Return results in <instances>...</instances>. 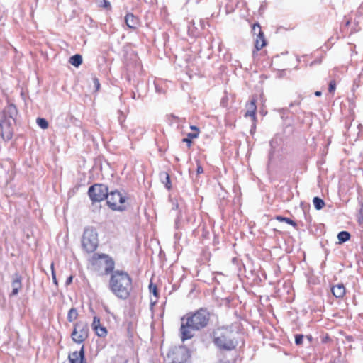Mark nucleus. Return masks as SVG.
<instances>
[{
	"mask_svg": "<svg viewBox=\"0 0 363 363\" xmlns=\"http://www.w3.org/2000/svg\"><path fill=\"white\" fill-rule=\"evenodd\" d=\"M210 320V313L206 309L201 308L191 315L182 318L180 332L182 341L191 339L195 330H199L207 326Z\"/></svg>",
	"mask_w": 363,
	"mask_h": 363,
	"instance_id": "nucleus-1",
	"label": "nucleus"
},
{
	"mask_svg": "<svg viewBox=\"0 0 363 363\" xmlns=\"http://www.w3.org/2000/svg\"><path fill=\"white\" fill-rule=\"evenodd\" d=\"M109 288L118 298L127 299L133 289L132 279L125 272L114 271L110 278Z\"/></svg>",
	"mask_w": 363,
	"mask_h": 363,
	"instance_id": "nucleus-2",
	"label": "nucleus"
},
{
	"mask_svg": "<svg viewBox=\"0 0 363 363\" xmlns=\"http://www.w3.org/2000/svg\"><path fill=\"white\" fill-rule=\"evenodd\" d=\"M16 112L15 106L11 104L0 113V133L4 140H10L12 137Z\"/></svg>",
	"mask_w": 363,
	"mask_h": 363,
	"instance_id": "nucleus-3",
	"label": "nucleus"
},
{
	"mask_svg": "<svg viewBox=\"0 0 363 363\" xmlns=\"http://www.w3.org/2000/svg\"><path fill=\"white\" fill-rule=\"evenodd\" d=\"M214 342L220 348L231 350L236 346L232 339V332L226 328H218L213 333Z\"/></svg>",
	"mask_w": 363,
	"mask_h": 363,
	"instance_id": "nucleus-4",
	"label": "nucleus"
},
{
	"mask_svg": "<svg viewBox=\"0 0 363 363\" xmlns=\"http://www.w3.org/2000/svg\"><path fill=\"white\" fill-rule=\"evenodd\" d=\"M82 246L87 252H93L98 246V238L96 230L87 228L82 237Z\"/></svg>",
	"mask_w": 363,
	"mask_h": 363,
	"instance_id": "nucleus-5",
	"label": "nucleus"
},
{
	"mask_svg": "<svg viewBox=\"0 0 363 363\" xmlns=\"http://www.w3.org/2000/svg\"><path fill=\"white\" fill-rule=\"evenodd\" d=\"M89 337V326L84 322H78L74 325L73 331L71 334L72 340L81 344Z\"/></svg>",
	"mask_w": 363,
	"mask_h": 363,
	"instance_id": "nucleus-6",
	"label": "nucleus"
},
{
	"mask_svg": "<svg viewBox=\"0 0 363 363\" xmlns=\"http://www.w3.org/2000/svg\"><path fill=\"white\" fill-rule=\"evenodd\" d=\"M108 206L113 211H123L125 206V198L118 191H111L108 193L106 196Z\"/></svg>",
	"mask_w": 363,
	"mask_h": 363,
	"instance_id": "nucleus-7",
	"label": "nucleus"
},
{
	"mask_svg": "<svg viewBox=\"0 0 363 363\" xmlns=\"http://www.w3.org/2000/svg\"><path fill=\"white\" fill-rule=\"evenodd\" d=\"M88 194L92 201L99 202L106 199L108 188L104 184H96L89 187Z\"/></svg>",
	"mask_w": 363,
	"mask_h": 363,
	"instance_id": "nucleus-8",
	"label": "nucleus"
},
{
	"mask_svg": "<svg viewBox=\"0 0 363 363\" xmlns=\"http://www.w3.org/2000/svg\"><path fill=\"white\" fill-rule=\"evenodd\" d=\"M96 264L104 267L105 273L108 274L114 268L113 261L107 255H103L96 261Z\"/></svg>",
	"mask_w": 363,
	"mask_h": 363,
	"instance_id": "nucleus-9",
	"label": "nucleus"
},
{
	"mask_svg": "<svg viewBox=\"0 0 363 363\" xmlns=\"http://www.w3.org/2000/svg\"><path fill=\"white\" fill-rule=\"evenodd\" d=\"M21 277L18 274H15L13 277L12 280V296H16L18 294L19 290L21 289Z\"/></svg>",
	"mask_w": 363,
	"mask_h": 363,
	"instance_id": "nucleus-10",
	"label": "nucleus"
},
{
	"mask_svg": "<svg viewBox=\"0 0 363 363\" xmlns=\"http://www.w3.org/2000/svg\"><path fill=\"white\" fill-rule=\"evenodd\" d=\"M125 21L128 27L130 28L135 29L139 25V21L132 13H128L125 17Z\"/></svg>",
	"mask_w": 363,
	"mask_h": 363,
	"instance_id": "nucleus-11",
	"label": "nucleus"
},
{
	"mask_svg": "<svg viewBox=\"0 0 363 363\" xmlns=\"http://www.w3.org/2000/svg\"><path fill=\"white\" fill-rule=\"evenodd\" d=\"M332 293L336 298H342L345 294V288L343 284H337L333 286Z\"/></svg>",
	"mask_w": 363,
	"mask_h": 363,
	"instance_id": "nucleus-12",
	"label": "nucleus"
},
{
	"mask_svg": "<svg viewBox=\"0 0 363 363\" xmlns=\"http://www.w3.org/2000/svg\"><path fill=\"white\" fill-rule=\"evenodd\" d=\"M256 105L255 101L252 100L249 104H247V111L245 113V116L252 117L253 120H255V112H256Z\"/></svg>",
	"mask_w": 363,
	"mask_h": 363,
	"instance_id": "nucleus-13",
	"label": "nucleus"
},
{
	"mask_svg": "<svg viewBox=\"0 0 363 363\" xmlns=\"http://www.w3.org/2000/svg\"><path fill=\"white\" fill-rule=\"evenodd\" d=\"M69 63L78 67L82 63V57L80 55H74L69 58Z\"/></svg>",
	"mask_w": 363,
	"mask_h": 363,
	"instance_id": "nucleus-14",
	"label": "nucleus"
},
{
	"mask_svg": "<svg viewBox=\"0 0 363 363\" xmlns=\"http://www.w3.org/2000/svg\"><path fill=\"white\" fill-rule=\"evenodd\" d=\"M266 42L264 37V33L262 34V38L259 35H257V38L255 40V48L257 50H261L264 46H265Z\"/></svg>",
	"mask_w": 363,
	"mask_h": 363,
	"instance_id": "nucleus-15",
	"label": "nucleus"
},
{
	"mask_svg": "<svg viewBox=\"0 0 363 363\" xmlns=\"http://www.w3.org/2000/svg\"><path fill=\"white\" fill-rule=\"evenodd\" d=\"M350 238V234L347 231H342L338 233L337 239L340 243L345 242Z\"/></svg>",
	"mask_w": 363,
	"mask_h": 363,
	"instance_id": "nucleus-16",
	"label": "nucleus"
},
{
	"mask_svg": "<svg viewBox=\"0 0 363 363\" xmlns=\"http://www.w3.org/2000/svg\"><path fill=\"white\" fill-rule=\"evenodd\" d=\"M70 356H71V357H73L75 359V362H77L79 359L83 360L84 357V346L82 347V348L79 352H74Z\"/></svg>",
	"mask_w": 363,
	"mask_h": 363,
	"instance_id": "nucleus-17",
	"label": "nucleus"
},
{
	"mask_svg": "<svg viewBox=\"0 0 363 363\" xmlns=\"http://www.w3.org/2000/svg\"><path fill=\"white\" fill-rule=\"evenodd\" d=\"M160 177H161L162 179H163V183L164 184L166 188L167 189H170L172 186H171L169 175L166 172H162L160 174Z\"/></svg>",
	"mask_w": 363,
	"mask_h": 363,
	"instance_id": "nucleus-18",
	"label": "nucleus"
},
{
	"mask_svg": "<svg viewBox=\"0 0 363 363\" xmlns=\"http://www.w3.org/2000/svg\"><path fill=\"white\" fill-rule=\"evenodd\" d=\"M78 313L76 308H71L67 314V320L69 322H73L77 318Z\"/></svg>",
	"mask_w": 363,
	"mask_h": 363,
	"instance_id": "nucleus-19",
	"label": "nucleus"
},
{
	"mask_svg": "<svg viewBox=\"0 0 363 363\" xmlns=\"http://www.w3.org/2000/svg\"><path fill=\"white\" fill-rule=\"evenodd\" d=\"M313 205L317 210H320L323 208L325 203L323 199L319 197H315L313 199Z\"/></svg>",
	"mask_w": 363,
	"mask_h": 363,
	"instance_id": "nucleus-20",
	"label": "nucleus"
},
{
	"mask_svg": "<svg viewBox=\"0 0 363 363\" xmlns=\"http://www.w3.org/2000/svg\"><path fill=\"white\" fill-rule=\"evenodd\" d=\"M94 330L99 337H105L107 334L106 328L101 325L98 326Z\"/></svg>",
	"mask_w": 363,
	"mask_h": 363,
	"instance_id": "nucleus-21",
	"label": "nucleus"
},
{
	"mask_svg": "<svg viewBox=\"0 0 363 363\" xmlns=\"http://www.w3.org/2000/svg\"><path fill=\"white\" fill-rule=\"evenodd\" d=\"M37 124L43 129H46L48 127V123L45 118H38Z\"/></svg>",
	"mask_w": 363,
	"mask_h": 363,
	"instance_id": "nucleus-22",
	"label": "nucleus"
},
{
	"mask_svg": "<svg viewBox=\"0 0 363 363\" xmlns=\"http://www.w3.org/2000/svg\"><path fill=\"white\" fill-rule=\"evenodd\" d=\"M276 219L277 220H279V221H284L286 223H288L289 225H293L294 227L296 225V223L294 220H292L290 218H285V217H282V216H278L276 217Z\"/></svg>",
	"mask_w": 363,
	"mask_h": 363,
	"instance_id": "nucleus-23",
	"label": "nucleus"
},
{
	"mask_svg": "<svg viewBox=\"0 0 363 363\" xmlns=\"http://www.w3.org/2000/svg\"><path fill=\"white\" fill-rule=\"evenodd\" d=\"M252 31L255 34H257V35H259L262 38L263 32L261 30V27L259 23H255L252 26Z\"/></svg>",
	"mask_w": 363,
	"mask_h": 363,
	"instance_id": "nucleus-24",
	"label": "nucleus"
},
{
	"mask_svg": "<svg viewBox=\"0 0 363 363\" xmlns=\"http://www.w3.org/2000/svg\"><path fill=\"white\" fill-rule=\"evenodd\" d=\"M99 6L101 7H104L106 9H109L111 7L110 2L107 0H97Z\"/></svg>",
	"mask_w": 363,
	"mask_h": 363,
	"instance_id": "nucleus-25",
	"label": "nucleus"
},
{
	"mask_svg": "<svg viewBox=\"0 0 363 363\" xmlns=\"http://www.w3.org/2000/svg\"><path fill=\"white\" fill-rule=\"evenodd\" d=\"M91 325H92L93 330L95 329L96 328H97L98 326H100L101 325L100 319L96 316L94 317L93 323H92Z\"/></svg>",
	"mask_w": 363,
	"mask_h": 363,
	"instance_id": "nucleus-26",
	"label": "nucleus"
},
{
	"mask_svg": "<svg viewBox=\"0 0 363 363\" xmlns=\"http://www.w3.org/2000/svg\"><path fill=\"white\" fill-rule=\"evenodd\" d=\"M336 84L334 80L330 82L328 91L329 92H333L335 90Z\"/></svg>",
	"mask_w": 363,
	"mask_h": 363,
	"instance_id": "nucleus-27",
	"label": "nucleus"
},
{
	"mask_svg": "<svg viewBox=\"0 0 363 363\" xmlns=\"http://www.w3.org/2000/svg\"><path fill=\"white\" fill-rule=\"evenodd\" d=\"M303 335H296L295 337V342L296 345H301L303 342Z\"/></svg>",
	"mask_w": 363,
	"mask_h": 363,
	"instance_id": "nucleus-28",
	"label": "nucleus"
},
{
	"mask_svg": "<svg viewBox=\"0 0 363 363\" xmlns=\"http://www.w3.org/2000/svg\"><path fill=\"white\" fill-rule=\"evenodd\" d=\"M149 288L150 292H152L155 296L157 295L156 286H154L152 284H150Z\"/></svg>",
	"mask_w": 363,
	"mask_h": 363,
	"instance_id": "nucleus-29",
	"label": "nucleus"
},
{
	"mask_svg": "<svg viewBox=\"0 0 363 363\" xmlns=\"http://www.w3.org/2000/svg\"><path fill=\"white\" fill-rule=\"evenodd\" d=\"M51 269H52V276L53 282L56 285H57V279H56L55 273L54 271V264L53 263L51 264Z\"/></svg>",
	"mask_w": 363,
	"mask_h": 363,
	"instance_id": "nucleus-30",
	"label": "nucleus"
},
{
	"mask_svg": "<svg viewBox=\"0 0 363 363\" xmlns=\"http://www.w3.org/2000/svg\"><path fill=\"white\" fill-rule=\"evenodd\" d=\"M93 82L94 84L96 91H98L100 88V84H99L98 79H96V78L93 79Z\"/></svg>",
	"mask_w": 363,
	"mask_h": 363,
	"instance_id": "nucleus-31",
	"label": "nucleus"
},
{
	"mask_svg": "<svg viewBox=\"0 0 363 363\" xmlns=\"http://www.w3.org/2000/svg\"><path fill=\"white\" fill-rule=\"evenodd\" d=\"M197 169H196V172L198 174H201L203 172V167L199 164V162L197 161Z\"/></svg>",
	"mask_w": 363,
	"mask_h": 363,
	"instance_id": "nucleus-32",
	"label": "nucleus"
},
{
	"mask_svg": "<svg viewBox=\"0 0 363 363\" xmlns=\"http://www.w3.org/2000/svg\"><path fill=\"white\" fill-rule=\"evenodd\" d=\"M199 135V133H190L188 134V138L190 139L196 138Z\"/></svg>",
	"mask_w": 363,
	"mask_h": 363,
	"instance_id": "nucleus-33",
	"label": "nucleus"
},
{
	"mask_svg": "<svg viewBox=\"0 0 363 363\" xmlns=\"http://www.w3.org/2000/svg\"><path fill=\"white\" fill-rule=\"evenodd\" d=\"M183 142L184 143H186L188 144L189 146H190L191 143V139L187 138H184L183 139Z\"/></svg>",
	"mask_w": 363,
	"mask_h": 363,
	"instance_id": "nucleus-34",
	"label": "nucleus"
},
{
	"mask_svg": "<svg viewBox=\"0 0 363 363\" xmlns=\"http://www.w3.org/2000/svg\"><path fill=\"white\" fill-rule=\"evenodd\" d=\"M191 129L194 130L195 133H199V128L195 125H191Z\"/></svg>",
	"mask_w": 363,
	"mask_h": 363,
	"instance_id": "nucleus-35",
	"label": "nucleus"
},
{
	"mask_svg": "<svg viewBox=\"0 0 363 363\" xmlns=\"http://www.w3.org/2000/svg\"><path fill=\"white\" fill-rule=\"evenodd\" d=\"M72 281V277L70 276L69 277L67 278V279L66 281V284L69 285Z\"/></svg>",
	"mask_w": 363,
	"mask_h": 363,
	"instance_id": "nucleus-36",
	"label": "nucleus"
},
{
	"mask_svg": "<svg viewBox=\"0 0 363 363\" xmlns=\"http://www.w3.org/2000/svg\"><path fill=\"white\" fill-rule=\"evenodd\" d=\"M69 359L70 363H77V362H75V359L73 357H71V356H69Z\"/></svg>",
	"mask_w": 363,
	"mask_h": 363,
	"instance_id": "nucleus-37",
	"label": "nucleus"
},
{
	"mask_svg": "<svg viewBox=\"0 0 363 363\" xmlns=\"http://www.w3.org/2000/svg\"><path fill=\"white\" fill-rule=\"evenodd\" d=\"M315 95L316 96H320L322 95V93L320 91H317L315 92Z\"/></svg>",
	"mask_w": 363,
	"mask_h": 363,
	"instance_id": "nucleus-38",
	"label": "nucleus"
},
{
	"mask_svg": "<svg viewBox=\"0 0 363 363\" xmlns=\"http://www.w3.org/2000/svg\"><path fill=\"white\" fill-rule=\"evenodd\" d=\"M294 104H299V103H291L290 104V106H294Z\"/></svg>",
	"mask_w": 363,
	"mask_h": 363,
	"instance_id": "nucleus-39",
	"label": "nucleus"
},
{
	"mask_svg": "<svg viewBox=\"0 0 363 363\" xmlns=\"http://www.w3.org/2000/svg\"><path fill=\"white\" fill-rule=\"evenodd\" d=\"M80 363H83V361H82V360H80Z\"/></svg>",
	"mask_w": 363,
	"mask_h": 363,
	"instance_id": "nucleus-40",
	"label": "nucleus"
},
{
	"mask_svg": "<svg viewBox=\"0 0 363 363\" xmlns=\"http://www.w3.org/2000/svg\"><path fill=\"white\" fill-rule=\"evenodd\" d=\"M220 363H228V362H220Z\"/></svg>",
	"mask_w": 363,
	"mask_h": 363,
	"instance_id": "nucleus-41",
	"label": "nucleus"
}]
</instances>
